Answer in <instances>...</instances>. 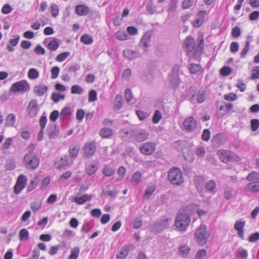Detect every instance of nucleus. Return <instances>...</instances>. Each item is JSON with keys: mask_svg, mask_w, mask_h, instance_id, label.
Segmentation results:
<instances>
[{"mask_svg": "<svg viewBox=\"0 0 259 259\" xmlns=\"http://www.w3.org/2000/svg\"><path fill=\"white\" fill-rule=\"evenodd\" d=\"M197 92V88L195 86L190 87L188 90L187 98L190 101L193 102L194 100L195 94Z\"/></svg>", "mask_w": 259, "mask_h": 259, "instance_id": "obj_34", "label": "nucleus"}, {"mask_svg": "<svg viewBox=\"0 0 259 259\" xmlns=\"http://www.w3.org/2000/svg\"><path fill=\"white\" fill-rule=\"evenodd\" d=\"M122 106V98L120 95H117L114 104V108L115 110H119Z\"/></svg>", "mask_w": 259, "mask_h": 259, "instance_id": "obj_36", "label": "nucleus"}, {"mask_svg": "<svg viewBox=\"0 0 259 259\" xmlns=\"http://www.w3.org/2000/svg\"><path fill=\"white\" fill-rule=\"evenodd\" d=\"M80 41L84 44L89 45L93 42V39L90 35L87 34H83L81 36Z\"/></svg>", "mask_w": 259, "mask_h": 259, "instance_id": "obj_40", "label": "nucleus"}, {"mask_svg": "<svg viewBox=\"0 0 259 259\" xmlns=\"http://www.w3.org/2000/svg\"><path fill=\"white\" fill-rule=\"evenodd\" d=\"M115 35L116 38L119 40H125L128 39V35L125 31H118Z\"/></svg>", "mask_w": 259, "mask_h": 259, "instance_id": "obj_43", "label": "nucleus"}, {"mask_svg": "<svg viewBox=\"0 0 259 259\" xmlns=\"http://www.w3.org/2000/svg\"><path fill=\"white\" fill-rule=\"evenodd\" d=\"M141 78L143 81L150 82L154 79V76L152 72L146 71L141 74Z\"/></svg>", "mask_w": 259, "mask_h": 259, "instance_id": "obj_30", "label": "nucleus"}, {"mask_svg": "<svg viewBox=\"0 0 259 259\" xmlns=\"http://www.w3.org/2000/svg\"><path fill=\"white\" fill-rule=\"evenodd\" d=\"M70 53L68 52H65L58 55L56 57V61L58 62H63L69 56Z\"/></svg>", "mask_w": 259, "mask_h": 259, "instance_id": "obj_51", "label": "nucleus"}, {"mask_svg": "<svg viewBox=\"0 0 259 259\" xmlns=\"http://www.w3.org/2000/svg\"><path fill=\"white\" fill-rule=\"evenodd\" d=\"M191 218L188 214L180 213L176 218L175 226L179 231L184 232L189 226Z\"/></svg>", "mask_w": 259, "mask_h": 259, "instance_id": "obj_1", "label": "nucleus"}, {"mask_svg": "<svg viewBox=\"0 0 259 259\" xmlns=\"http://www.w3.org/2000/svg\"><path fill=\"white\" fill-rule=\"evenodd\" d=\"M162 118V115L161 112L157 110L155 111L152 118V121L154 123H157Z\"/></svg>", "mask_w": 259, "mask_h": 259, "instance_id": "obj_50", "label": "nucleus"}, {"mask_svg": "<svg viewBox=\"0 0 259 259\" xmlns=\"http://www.w3.org/2000/svg\"><path fill=\"white\" fill-rule=\"evenodd\" d=\"M60 72V68L57 66L53 67L51 69V77L53 79L57 78Z\"/></svg>", "mask_w": 259, "mask_h": 259, "instance_id": "obj_61", "label": "nucleus"}, {"mask_svg": "<svg viewBox=\"0 0 259 259\" xmlns=\"http://www.w3.org/2000/svg\"><path fill=\"white\" fill-rule=\"evenodd\" d=\"M210 137V132L208 129H205L203 131L201 135L202 139L204 141H207L209 140Z\"/></svg>", "mask_w": 259, "mask_h": 259, "instance_id": "obj_60", "label": "nucleus"}, {"mask_svg": "<svg viewBox=\"0 0 259 259\" xmlns=\"http://www.w3.org/2000/svg\"><path fill=\"white\" fill-rule=\"evenodd\" d=\"M79 253V248L77 247L73 248L71 250V253L68 259H76Z\"/></svg>", "mask_w": 259, "mask_h": 259, "instance_id": "obj_48", "label": "nucleus"}, {"mask_svg": "<svg viewBox=\"0 0 259 259\" xmlns=\"http://www.w3.org/2000/svg\"><path fill=\"white\" fill-rule=\"evenodd\" d=\"M234 195V190L233 189L230 188L229 187H227L225 189L224 197L227 199L229 200L232 198Z\"/></svg>", "mask_w": 259, "mask_h": 259, "instance_id": "obj_45", "label": "nucleus"}, {"mask_svg": "<svg viewBox=\"0 0 259 259\" xmlns=\"http://www.w3.org/2000/svg\"><path fill=\"white\" fill-rule=\"evenodd\" d=\"M172 219L171 217H164L152 226V230L156 233H161L169 228L172 225Z\"/></svg>", "mask_w": 259, "mask_h": 259, "instance_id": "obj_2", "label": "nucleus"}, {"mask_svg": "<svg viewBox=\"0 0 259 259\" xmlns=\"http://www.w3.org/2000/svg\"><path fill=\"white\" fill-rule=\"evenodd\" d=\"M39 110L37 101L35 99H33L29 103L26 109V112L28 115L30 117L32 118L36 116Z\"/></svg>", "mask_w": 259, "mask_h": 259, "instance_id": "obj_8", "label": "nucleus"}, {"mask_svg": "<svg viewBox=\"0 0 259 259\" xmlns=\"http://www.w3.org/2000/svg\"><path fill=\"white\" fill-rule=\"evenodd\" d=\"M84 151V156L89 157L94 154L96 151V147L95 143L91 142L85 144L83 148Z\"/></svg>", "mask_w": 259, "mask_h": 259, "instance_id": "obj_15", "label": "nucleus"}, {"mask_svg": "<svg viewBox=\"0 0 259 259\" xmlns=\"http://www.w3.org/2000/svg\"><path fill=\"white\" fill-rule=\"evenodd\" d=\"M97 92L95 90H92L89 93L88 100L89 102H93L97 100Z\"/></svg>", "mask_w": 259, "mask_h": 259, "instance_id": "obj_56", "label": "nucleus"}, {"mask_svg": "<svg viewBox=\"0 0 259 259\" xmlns=\"http://www.w3.org/2000/svg\"><path fill=\"white\" fill-rule=\"evenodd\" d=\"M251 40H252V36H247L246 41H245V46L240 54V57L241 58L244 57L246 56V55L247 54V52H248L249 49V47H250V43Z\"/></svg>", "mask_w": 259, "mask_h": 259, "instance_id": "obj_32", "label": "nucleus"}, {"mask_svg": "<svg viewBox=\"0 0 259 259\" xmlns=\"http://www.w3.org/2000/svg\"><path fill=\"white\" fill-rule=\"evenodd\" d=\"M98 168L99 162L98 161H95L88 165L85 169V171L89 176H91L98 170Z\"/></svg>", "mask_w": 259, "mask_h": 259, "instance_id": "obj_19", "label": "nucleus"}, {"mask_svg": "<svg viewBox=\"0 0 259 259\" xmlns=\"http://www.w3.org/2000/svg\"><path fill=\"white\" fill-rule=\"evenodd\" d=\"M194 183L197 189L200 191L202 189L204 185V179L202 176H197L194 177Z\"/></svg>", "mask_w": 259, "mask_h": 259, "instance_id": "obj_27", "label": "nucleus"}, {"mask_svg": "<svg viewBox=\"0 0 259 259\" xmlns=\"http://www.w3.org/2000/svg\"><path fill=\"white\" fill-rule=\"evenodd\" d=\"M156 190V186L155 185H148L145 190V193L144 194V197L146 199H149V198L151 196L153 193Z\"/></svg>", "mask_w": 259, "mask_h": 259, "instance_id": "obj_28", "label": "nucleus"}, {"mask_svg": "<svg viewBox=\"0 0 259 259\" xmlns=\"http://www.w3.org/2000/svg\"><path fill=\"white\" fill-rule=\"evenodd\" d=\"M112 131L108 128H103L99 131V134L103 138H107L112 135Z\"/></svg>", "mask_w": 259, "mask_h": 259, "instance_id": "obj_35", "label": "nucleus"}, {"mask_svg": "<svg viewBox=\"0 0 259 259\" xmlns=\"http://www.w3.org/2000/svg\"><path fill=\"white\" fill-rule=\"evenodd\" d=\"M190 250V248L188 245H182L179 248V255L183 257H186L189 253Z\"/></svg>", "mask_w": 259, "mask_h": 259, "instance_id": "obj_38", "label": "nucleus"}, {"mask_svg": "<svg viewBox=\"0 0 259 259\" xmlns=\"http://www.w3.org/2000/svg\"><path fill=\"white\" fill-rule=\"evenodd\" d=\"M136 113L139 119L141 120H145L149 115V114L148 113L143 112L141 110L137 111Z\"/></svg>", "mask_w": 259, "mask_h": 259, "instance_id": "obj_59", "label": "nucleus"}, {"mask_svg": "<svg viewBox=\"0 0 259 259\" xmlns=\"http://www.w3.org/2000/svg\"><path fill=\"white\" fill-rule=\"evenodd\" d=\"M177 4V0H171L169 3L168 11L169 12H174L176 10Z\"/></svg>", "mask_w": 259, "mask_h": 259, "instance_id": "obj_53", "label": "nucleus"}, {"mask_svg": "<svg viewBox=\"0 0 259 259\" xmlns=\"http://www.w3.org/2000/svg\"><path fill=\"white\" fill-rule=\"evenodd\" d=\"M205 99V91L203 90H199L197 96V100L199 103H202Z\"/></svg>", "mask_w": 259, "mask_h": 259, "instance_id": "obj_54", "label": "nucleus"}, {"mask_svg": "<svg viewBox=\"0 0 259 259\" xmlns=\"http://www.w3.org/2000/svg\"><path fill=\"white\" fill-rule=\"evenodd\" d=\"M247 191L250 192H257L259 191V182H253L247 184L245 187Z\"/></svg>", "mask_w": 259, "mask_h": 259, "instance_id": "obj_23", "label": "nucleus"}, {"mask_svg": "<svg viewBox=\"0 0 259 259\" xmlns=\"http://www.w3.org/2000/svg\"><path fill=\"white\" fill-rule=\"evenodd\" d=\"M168 178L170 183L175 185H180L184 182L182 173L178 168L174 167L169 170Z\"/></svg>", "mask_w": 259, "mask_h": 259, "instance_id": "obj_4", "label": "nucleus"}, {"mask_svg": "<svg viewBox=\"0 0 259 259\" xmlns=\"http://www.w3.org/2000/svg\"><path fill=\"white\" fill-rule=\"evenodd\" d=\"M197 125L196 120L192 116L186 118L183 122L184 130L187 132H194Z\"/></svg>", "mask_w": 259, "mask_h": 259, "instance_id": "obj_7", "label": "nucleus"}, {"mask_svg": "<svg viewBox=\"0 0 259 259\" xmlns=\"http://www.w3.org/2000/svg\"><path fill=\"white\" fill-rule=\"evenodd\" d=\"M205 187L208 191L214 192L216 188V184L214 181L210 180L206 183Z\"/></svg>", "mask_w": 259, "mask_h": 259, "instance_id": "obj_42", "label": "nucleus"}, {"mask_svg": "<svg viewBox=\"0 0 259 259\" xmlns=\"http://www.w3.org/2000/svg\"><path fill=\"white\" fill-rule=\"evenodd\" d=\"M217 153L221 160L224 163L228 162L233 158L231 152L230 151L219 150Z\"/></svg>", "mask_w": 259, "mask_h": 259, "instance_id": "obj_14", "label": "nucleus"}, {"mask_svg": "<svg viewBox=\"0 0 259 259\" xmlns=\"http://www.w3.org/2000/svg\"><path fill=\"white\" fill-rule=\"evenodd\" d=\"M47 132L49 139H52L57 137L60 131L57 125L52 124L48 126Z\"/></svg>", "mask_w": 259, "mask_h": 259, "instance_id": "obj_17", "label": "nucleus"}, {"mask_svg": "<svg viewBox=\"0 0 259 259\" xmlns=\"http://www.w3.org/2000/svg\"><path fill=\"white\" fill-rule=\"evenodd\" d=\"M75 13L78 16L87 15L90 12L89 8L83 5H77L75 7Z\"/></svg>", "mask_w": 259, "mask_h": 259, "instance_id": "obj_21", "label": "nucleus"}, {"mask_svg": "<svg viewBox=\"0 0 259 259\" xmlns=\"http://www.w3.org/2000/svg\"><path fill=\"white\" fill-rule=\"evenodd\" d=\"M248 181H254L259 180V173L256 171H253L250 173L246 177Z\"/></svg>", "mask_w": 259, "mask_h": 259, "instance_id": "obj_44", "label": "nucleus"}, {"mask_svg": "<svg viewBox=\"0 0 259 259\" xmlns=\"http://www.w3.org/2000/svg\"><path fill=\"white\" fill-rule=\"evenodd\" d=\"M184 45L187 55L189 57H193L198 54V48L196 46L195 40L191 36L186 37L184 41Z\"/></svg>", "mask_w": 259, "mask_h": 259, "instance_id": "obj_5", "label": "nucleus"}, {"mask_svg": "<svg viewBox=\"0 0 259 259\" xmlns=\"http://www.w3.org/2000/svg\"><path fill=\"white\" fill-rule=\"evenodd\" d=\"M47 116L44 113L39 120V123L40 126V129L44 130L47 123Z\"/></svg>", "mask_w": 259, "mask_h": 259, "instance_id": "obj_55", "label": "nucleus"}, {"mask_svg": "<svg viewBox=\"0 0 259 259\" xmlns=\"http://www.w3.org/2000/svg\"><path fill=\"white\" fill-rule=\"evenodd\" d=\"M72 160H69V158L68 155H65L63 158H61L58 161V165L59 168L64 167L66 165L72 164Z\"/></svg>", "mask_w": 259, "mask_h": 259, "instance_id": "obj_31", "label": "nucleus"}, {"mask_svg": "<svg viewBox=\"0 0 259 259\" xmlns=\"http://www.w3.org/2000/svg\"><path fill=\"white\" fill-rule=\"evenodd\" d=\"M180 66L176 65L174 66L170 75V82L174 87H177L180 82V79L179 75Z\"/></svg>", "mask_w": 259, "mask_h": 259, "instance_id": "obj_9", "label": "nucleus"}, {"mask_svg": "<svg viewBox=\"0 0 259 259\" xmlns=\"http://www.w3.org/2000/svg\"><path fill=\"white\" fill-rule=\"evenodd\" d=\"M27 182L26 176L23 175H20L17 180L16 185L14 186V192L18 194L25 187Z\"/></svg>", "mask_w": 259, "mask_h": 259, "instance_id": "obj_13", "label": "nucleus"}, {"mask_svg": "<svg viewBox=\"0 0 259 259\" xmlns=\"http://www.w3.org/2000/svg\"><path fill=\"white\" fill-rule=\"evenodd\" d=\"M209 235L206 232L205 225H201L196 231L194 237L197 243L200 246L206 244Z\"/></svg>", "mask_w": 259, "mask_h": 259, "instance_id": "obj_3", "label": "nucleus"}, {"mask_svg": "<svg viewBox=\"0 0 259 259\" xmlns=\"http://www.w3.org/2000/svg\"><path fill=\"white\" fill-rule=\"evenodd\" d=\"M140 152L144 155H150L155 150V144L153 142H146L139 147Z\"/></svg>", "mask_w": 259, "mask_h": 259, "instance_id": "obj_11", "label": "nucleus"}, {"mask_svg": "<svg viewBox=\"0 0 259 259\" xmlns=\"http://www.w3.org/2000/svg\"><path fill=\"white\" fill-rule=\"evenodd\" d=\"M39 73L35 68L30 69L28 72V76L31 79H35L38 77Z\"/></svg>", "mask_w": 259, "mask_h": 259, "instance_id": "obj_41", "label": "nucleus"}, {"mask_svg": "<svg viewBox=\"0 0 259 259\" xmlns=\"http://www.w3.org/2000/svg\"><path fill=\"white\" fill-rule=\"evenodd\" d=\"M201 66L197 64H191L189 67L190 71L192 74H197L201 71Z\"/></svg>", "mask_w": 259, "mask_h": 259, "instance_id": "obj_47", "label": "nucleus"}, {"mask_svg": "<svg viewBox=\"0 0 259 259\" xmlns=\"http://www.w3.org/2000/svg\"><path fill=\"white\" fill-rule=\"evenodd\" d=\"M123 55L128 60H132L141 56V55L138 52L130 49L124 50Z\"/></svg>", "mask_w": 259, "mask_h": 259, "instance_id": "obj_16", "label": "nucleus"}, {"mask_svg": "<svg viewBox=\"0 0 259 259\" xmlns=\"http://www.w3.org/2000/svg\"><path fill=\"white\" fill-rule=\"evenodd\" d=\"M65 96L63 94H60L59 93L54 92L53 93L51 99L55 103L58 102L61 99H64Z\"/></svg>", "mask_w": 259, "mask_h": 259, "instance_id": "obj_49", "label": "nucleus"}, {"mask_svg": "<svg viewBox=\"0 0 259 259\" xmlns=\"http://www.w3.org/2000/svg\"><path fill=\"white\" fill-rule=\"evenodd\" d=\"M251 127L253 131H256L259 127V120L253 119L251 120Z\"/></svg>", "mask_w": 259, "mask_h": 259, "instance_id": "obj_62", "label": "nucleus"}, {"mask_svg": "<svg viewBox=\"0 0 259 259\" xmlns=\"http://www.w3.org/2000/svg\"><path fill=\"white\" fill-rule=\"evenodd\" d=\"M257 78H259V66H255L252 70L251 79H255Z\"/></svg>", "mask_w": 259, "mask_h": 259, "instance_id": "obj_64", "label": "nucleus"}, {"mask_svg": "<svg viewBox=\"0 0 259 259\" xmlns=\"http://www.w3.org/2000/svg\"><path fill=\"white\" fill-rule=\"evenodd\" d=\"M245 222L242 221H237L234 225V229L237 231L243 229L245 226Z\"/></svg>", "mask_w": 259, "mask_h": 259, "instance_id": "obj_58", "label": "nucleus"}, {"mask_svg": "<svg viewBox=\"0 0 259 259\" xmlns=\"http://www.w3.org/2000/svg\"><path fill=\"white\" fill-rule=\"evenodd\" d=\"M27 182L26 176L23 175H20L17 180L16 185L14 186V192L18 194L25 187Z\"/></svg>", "mask_w": 259, "mask_h": 259, "instance_id": "obj_12", "label": "nucleus"}, {"mask_svg": "<svg viewBox=\"0 0 259 259\" xmlns=\"http://www.w3.org/2000/svg\"><path fill=\"white\" fill-rule=\"evenodd\" d=\"M83 91V89L81 87L78 85H73L71 88V93L72 94H80Z\"/></svg>", "mask_w": 259, "mask_h": 259, "instance_id": "obj_52", "label": "nucleus"}, {"mask_svg": "<svg viewBox=\"0 0 259 259\" xmlns=\"http://www.w3.org/2000/svg\"><path fill=\"white\" fill-rule=\"evenodd\" d=\"M59 40L56 38H53L48 45L47 47L49 49L52 51H56L59 46Z\"/></svg>", "mask_w": 259, "mask_h": 259, "instance_id": "obj_37", "label": "nucleus"}, {"mask_svg": "<svg viewBox=\"0 0 259 259\" xmlns=\"http://www.w3.org/2000/svg\"><path fill=\"white\" fill-rule=\"evenodd\" d=\"M142 173L140 171H136L134 174L131 182L134 185H138L141 181Z\"/></svg>", "mask_w": 259, "mask_h": 259, "instance_id": "obj_33", "label": "nucleus"}, {"mask_svg": "<svg viewBox=\"0 0 259 259\" xmlns=\"http://www.w3.org/2000/svg\"><path fill=\"white\" fill-rule=\"evenodd\" d=\"M25 88L24 83L22 81H18L13 84L11 88V91L14 92L23 91Z\"/></svg>", "mask_w": 259, "mask_h": 259, "instance_id": "obj_26", "label": "nucleus"}, {"mask_svg": "<svg viewBox=\"0 0 259 259\" xmlns=\"http://www.w3.org/2000/svg\"><path fill=\"white\" fill-rule=\"evenodd\" d=\"M70 158L74 159L77 155L79 152V148L76 146H70L69 149Z\"/></svg>", "mask_w": 259, "mask_h": 259, "instance_id": "obj_39", "label": "nucleus"}, {"mask_svg": "<svg viewBox=\"0 0 259 259\" xmlns=\"http://www.w3.org/2000/svg\"><path fill=\"white\" fill-rule=\"evenodd\" d=\"M92 198V195L84 194L80 197L76 196L74 201L78 204H83L85 202L91 200Z\"/></svg>", "mask_w": 259, "mask_h": 259, "instance_id": "obj_22", "label": "nucleus"}, {"mask_svg": "<svg viewBox=\"0 0 259 259\" xmlns=\"http://www.w3.org/2000/svg\"><path fill=\"white\" fill-rule=\"evenodd\" d=\"M149 133L143 129H138L135 131L133 138L138 142L145 141L148 139Z\"/></svg>", "mask_w": 259, "mask_h": 259, "instance_id": "obj_10", "label": "nucleus"}, {"mask_svg": "<svg viewBox=\"0 0 259 259\" xmlns=\"http://www.w3.org/2000/svg\"><path fill=\"white\" fill-rule=\"evenodd\" d=\"M51 13L52 15L54 17H56L59 13V8L58 6L55 4H53L51 5Z\"/></svg>", "mask_w": 259, "mask_h": 259, "instance_id": "obj_63", "label": "nucleus"}, {"mask_svg": "<svg viewBox=\"0 0 259 259\" xmlns=\"http://www.w3.org/2000/svg\"><path fill=\"white\" fill-rule=\"evenodd\" d=\"M16 118L14 114L10 113L5 119V125L7 126H14Z\"/></svg>", "mask_w": 259, "mask_h": 259, "instance_id": "obj_25", "label": "nucleus"}, {"mask_svg": "<svg viewBox=\"0 0 259 259\" xmlns=\"http://www.w3.org/2000/svg\"><path fill=\"white\" fill-rule=\"evenodd\" d=\"M19 239L21 241L26 240L28 239L29 233L26 229H22L19 232Z\"/></svg>", "mask_w": 259, "mask_h": 259, "instance_id": "obj_46", "label": "nucleus"}, {"mask_svg": "<svg viewBox=\"0 0 259 259\" xmlns=\"http://www.w3.org/2000/svg\"><path fill=\"white\" fill-rule=\"evenodd\" d=\"M47 86L42 84L35 86L33 92L36 95L42 96L47 92Z\"/></svg>", "mask_w": 259, "mask_h": 259, "instance_id": "obj_24", "label": "nucleus"}, {"mask_svg": "<svg viewBox=\"0 0 259 259\" xmlns=\"http://www.w3.org/2000/svg\"><path fill=\"white\" fill-rule=\"evenodd\" d=\"M26 166L28 168L35 169L39 163V159L36 154L33 152H29L25 154L23 158Z\"/></svg>", "mask_w": 259, "mask_h": 259, "instance_id": "obj_6", "label": "nucleus"}, {"mask_svg": "<svg viewBox=\"0 0 259 259\" xmlns=\"http://www.w3.org/2000/svg\"><path fill=\"white\" fill-rule=\"evenodd\" d=\"M212 142L214 146L219 147L225 143L224 136L222 134H217L212 138Z\"/></svg>", "mask_w": 259, "mask_h": 259, "instance_id": "obj_20", "label": "nucleus"}, {"mask_svg": "<svg viewBox=\"0 0 259 259\" xmlns=\"http://www.w3.org/2000/svg\"><path fill=\"white\" fill-rule=\"evenodd\" d=\"M237 256L239 258H241L242 259H247L248 253L247 251L244 249H239L237 252Z\"/></svg>", "mask_w": 259, "mask_h": 259, "instance_id": "obj_57", "label": "nucleus"}, {"mask_svg": "<svg viewBox=\"0 0 259 259\" xmlns=\"http://www.w3.org/2000/svg\"><path fill=\"white\" fill-rule=\"evenodd\" d=\"M133 248V245L132 244H127L124 245L120 251L117 252L116 257L117 258H124L128 254L129 251L131 249Z\"/></svg>", "mask_w": 259, "mask_h": 259, "instance_id": "obj_18", "label": "nucleus"}, {"mask_svg": "<svg viewBox=\"0 0 259 259\" xmlns=\"http://www.w3.org/2000/svg\"><path fill=\"white\" fill-rule=\"evenodd\" d=\"M102 173L104 176L109 177L114 174L115 170L110 164H106L103 168Z\"/></svg>", "mask_w": 259, "mask_h": 259, "instance_id": "obj_29", "label": "nucleus"}]
</instances>
